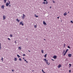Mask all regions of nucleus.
<instances>
[{
  "mask_svg": "<svg viewBox=\"0 0 73 73\" xmlns=\"http://www.w3.org/2000/svg\"><path fill=\"white\" fill-rule=\"evenodd\" d=\"M10 36L11 37H13V36L12 35V34H11L10 35Z\"/></svg>",
  "mask_w": 73,
  "mask_h": 73,
  "instance_id": "32",
  "label": "nucleus"
},
{
  "mask_svg": "<svg viewBox=\"0 0 73 73\" xmlns=\"http://www.w3.org/2000/svg\"><path fill=\"white\" fill-rule=\"evenodd\" d=\"M68 13H69V12H68Z\"/></svg>",
  "mask_w": 73,
  "mask_h": 73,
  "instance_id": "50",
  "label": "nucleus"
},
{
  "mask_svg": "<svg viewBox=\"0 0 73 73\" xmlns=\"http://www.w3.org/2000/svg\"><path fill=\"white\" fill-rule=\"evenodd\" d=\"M4 5H2L1 7V8L2 9H4Z\"/></svg>",
  "mask_w": 73,
  "mask_h": 73,
  "instance_id": "3",
  "label": "nucleus"
},
{
  "mask_svg": "<svg viewBox=\"0 0 73 73\" xmlns=\"http://www.w3.org/2000/svg\"><path fill=\"white\" fill-rule=\"evenodd\" d=\"M43 23L44 25H46V23L44 21H43Z\"/></svg>",
  "mask_w": 73,
  "mask_h": 73,
  "instance_id": "12",
  "label": "nucleus"
},
{
  "mask_svg": "<svg viewBox=\"0 0 73 73\" xmlns=\"http://www.w3.org/2000/svg\"><path fill=\"white\" fill-rule=\"evenodd\" d=\"M33 71V72H34V70Z\"/></svg>",
  "mask_w": 73,
  "mask_h": 73,
  "instance_id": "53",
  "label": "nucleus"
},
{
  "mask_svg": "<svg viewBox=\"0 0 73 73\" xmlns=\"http://www.w3.org/2000/svg\"><path fill=\"white\" fill-rule=\"evenodd\" d=\"M67 15V13L66 12H65L64 13V16H66V15Z\"/></svg>",
  "mask_w": 73,
  "mask_h": 73,
  "instance_id": "9",
  "label": "nucleus"
},
{
  "mask_svg": "<svg viewBox=\"0 0 73 73\" xmlns=\"http://www.w3.org/2000/svg\"><path fill=\"white\" fill-rule=\"evenodd\" d=\"M16 21H17L18 23H19L20 22V20H18V19H16Z\"/></svg>",
  "mask_w": 73,
  "mask_h": 73,
  "instance_id": "11",
  "label": "nucleus"
},
{
  "mask_svg": "<svg viewBox=\"0 0 73 73\" xmlns=\"http://www.w3.org/2000/svg\"><path fill=\"white\" fill-rule=\"evenodd\" d=\"M17 57H18V58H19V57H20V56L19 55H17Z\"/></svg>",
  "mask_w": 73,
  "mask_h": 73,
  "instance_id": "20",
  "label": "nucleus"
},
{
  "mask_svg": "<svg viewBox=\"0 0 73 73\" xmlns=\"http://www.w3.org/2000/svg\"><path fill=\"white\" fill-rule=\"evenodd\" d=\"M3 20H4L5 19H6V17H5V16L4 15H3Z\"/></svg>",
  "mask_w": 73,
  "mask_h": 73,
  "instance_id": "5",
  "label": "nucleus"
},
{
  "mask_svg": "<svg viewBox=\"0 0 73 73\" xmlns=\"http://www.w3.org/2000/svg\"><path fill=\"white\" fill-rule=\"evenodd\" d=\"M68 48H69V49H70V47L69 46H68Z\"/></svg>",
  "mask_w": 73,
  "mask_h": 73,
  "instance_id": "29",
  "label": "nucleus"
},
{
  "mask_svg": "<svg viewBox=\"0 0 73 73\" xmlns=\"http://www.w3.org/2000/svg\"><path fill=\"white\" fill-rule=\"evenodd\" d=\"M68 50H69V49H67L66 50V51H65V52H66V53H67V52H68Z\"/></svg>",
  "mask_w": 73,
  "mask_h": 73,
  "instance_id": "14",
  "label": "nucleus"
},
{
  "mask_svg": "<svg viewBox=\"0 0 73 73\" xmlns=\"http://www.w3.org/2000/svg\"><path fill=\"white\" fill-rule=\"evenodd\" d=\"M48 65H49V63L48 64Z\"/></svg>",
  "mask_w": 73,
  "mask_h": 73,
  "instance_id": "54",
  "label": "nucleus"
},
{
  "mask_svg": "<svg viewBox=\"0 0 73 73\" xmlns=\"http://www.w3.org/2000/svg\"><path fill=\"white\" fill-rule=\"evenodd\" d=\"M36 17H38V16L36 15Z\"/></svg>",
  "mask_w": 73,
  "mask_h": 73,
  "instance_id": "38",
  "label": "nucleus"
},
{
  "mask_svg": "<svg viewBox=\"0 0 73 73\" xmlns=\"http://www.w3.org/2000/svg\"><path fill=\"white\" fill-rule=\"evenodd\" d=\"M53 58H54V59H56L57 58V56H54L53 57Z\"/></svg>",
  "mask_w": 73,
  "mask_h": 73,
  "instance_id": "8",
  "label": "nucleus"
},
{
  "mask_svg": "<svg viewBox=\"0 0 73 73\" xmlns=\"http://www.w3.org/2000/svg\"><path fill=\"white\" fill-rule=\"evenodd\" d=\"M25 15L24 14H23V16L22 17V18L23 19H24V18H25Z\"/></svg>",
  "mask_w": 73,
  "mask_h": 73,
  "instance_id": "4",
  "label": "nucleus"
},
{
  "mask_svg": "<svg viewBox=\"0 0 73 73\" xmlns=\"http://www.w3.org/2000/svg\"><path fill=\"white\" fill-rule=\"evenodd\" d=\"M34 28H37V25H35L34 26Z\"/></svg>",
  "mask_w": 73,
  "mask_h": 73,
  "instance_id": "18",
  "label": "nucleus"
},
{
  "mask_svg": "<svg viewBox=\"0 0 73 73\" xmlns=\"http://www.w3.org/2000/svg\"><path fill=\"white\" fill-rule=\"evenodd\" d=\"M8 39L9 40H11V39L9 38H8Z\"/></svg>",
  "mask_w": 73,
  "mask_h": 73,
  "instance_id": "35",
  "label": "nucleus"
},
{
  "mask_svg": "<svg viewBox=\"0 0 73 73\" xmlns=\"http://www.w3.org/2000/svg\"><path fill=\"white\" fill-rule=\"evenodd\" d=\"M50 8H52V7L50 6Z\"/></svg>",
  "mask_w": 73,
  "mask_h": 73,
  "instance_id": "43",
  "label": "nucleus"
},
{
  "mask_svg": "<svg viewBox=\"0 0 73 73\" xmlns=\"http://www.w3.org/2000/svg\"><path fill=\"white\" fill-rule=\"evenodd\" d=\"M57 19H59V17H57Z\"/></svg>",
  "mask_w": 73,
  "mask_h": 73,
  "instance_id": "46",
  "label": "nucleus"
},
{
  "mask_svg": "<svg viewBox=\"0 0 73 73\" xmlns=\"http://www.w3.org/2000/svg\"><path fill=\"white\" fill-rule=\"evenodd\" d=\"M44 60L45 61V62H46L47 61H48V60H46V58L44 59Z\"/></svg>",
  "mask_w": 73,
  "mask_h": 73,
  "instance_id": "10",
  "label": "nucleus"
},
{
  "mask_svg": "<svg viewBox=\"0 0 73 73\" xmlns=\"http://www.w3.org/2000/svg\"><path fill=\"white\" fill-rule=\"evenodd\" d=\"M1 46H0V49H1Z\"/></svg>",
  "mask_w": 73,
  "mask_h": 73,
  "instance_id": "45",
  "label": "nucleus"
},
{
  "mask_svg": "<svg viewBox=\"0 0 73 73\" xmlns=\"http://www.w3.org/2000/svg\"><path fill=\"white\" fill-rule=\"evenodd\" d=\"M18 49H19V50H20L21 49V48L20 47H18Z\"/></svg>",
  "mask_w": 73,
  "mask_h": 73,
  "instance_id": "13",
  "label": "nucleus"
},
{
  "mask_svg": "<svg viewBox=\"0 0 73 73\" xmlns=\"http://www.w3.org/2000/svg\"><path fill=\"white\" fill-rule=\"evenodd\" d=\"M0 46H1V44L0 43Z\"/></svg>",
  "mask_w": 73,
  "mask_h": 73,
  "instance_id": "51",
  "label": "nucleus"
},
{
  "mask_svg": "<svg viewBox=\"0 0 73 73\" xmlns=\"http://www.w3.org/2000/svg\"><path fill=\"white\" fill-rule=\"evenodd\" d=\"M66 52H64V54H63V55L64 56H65V55H66Z\"/></svg>",
  "mask_w": 73,
  "mask_h": 73,
  "instance_id": "19",
  "label": "nucleus"
},
{
  "mask_svg": "<svg viewBox=\"0 0 73 73\" xmlns=\"http://www.w3.org/2000/svg\"><path fill=\"white\" fill-rule=\"evenodd\" d=\"M28 51H29V52H31V51L29 50Z\"/></svg>",
  "mask_w": 73,
  "mask_h": 73,
  "instance_id": "42",
  "label": "nucleus"
},
{
  "mask_svg": "<svg viewBox=\"0 0 73 73\" xmlns=\"http://www.w3.org/2000/svg\"><path fill=\"white\" fill-rule=\"evenodd\" d=\"M4 3H6L7 2V0H4Z\"/></svg>",
  "mask_w": 73,
  "mask_h": 73,
  "instance_id": "16",
  "label": "nucleus"
},
{
  "mask_svg": "<svg viewBox=\"0 0 73 73\" xmlns=\"http://www.w3.org/2000/svg\"><path fill=\"white\" fill-rule=\"evenodd\" d=\"M24 61H27V60H25Z\"/></svg>",
  "mask_w": 73,
  "mask_h": 73,
  "instance_id": "44",
  "label": "nucleus"
},
{
  "mask_svg": "<svg viewBox=\"0 0 73 73\" xmlns=\"http://www.w3.org/2000/svg\"><path fill=\"white\" fill-rule=\"evenodd\" d=\"M68 56L69 57H71V56H72V54H68Z\"/></svg>",
  "mask_w": 73,
  "mask_h": 73,
  "instance_id": "6",
  "label": "nucleus"
},
{
  "mask_svg": "<svg viewBox=\"0 0 73 73\" xmlns=\"http://www.w3.org/2000/svg\"><path fill=\"white\" fill-rule=\"evenodd\" d=\"M44 40L45 41V39H44Z\"/></svg>",
  "mask_w": 73,
  "mask_h": 73,
  "instance_id": "49",
  "label": "nucleus"
},
{
  "mask_svg": "<svg viewBox=\"0 0 73 73\" xmlns=\"http://www.w3.org/2000/svg\"><path fill=\"white\" fill-rule=\"evenodd\" d=\"M42 71L44 73H45V72H44V71H43V69H42Z\"/></svg>",
  "mask_w": 73,
  "mask_h": 73,
  "instance_id": "33",
  "label": "nucleus"
},
{
  "mask_svg": "<svg viewBox=\"0 0 73 73\" xmlns=\"http://www.w3.org/2000/svg\"><path fill=\"white\" fill-rule=\"evenodd\" d=\"M48 61H47V62H46V63L47 65H48Z\"/></svg>",
  "mask_w": 73,
  "mask_h": 73,
  "instance_id": "22",
  "label": "nucleus"
},
{
  "mask_svg": "<svg viewBox=\"0 0 73 73\" xmlns=\"http://www.w3.org/2000/svg\"><path fill=\"white\" fill-rule=\"evenodd\" d=\"M11 5H9V7H11Z\"/></svg>",
  "mask_w": 73,
  "mask_h": 73,
  "instance_id": "40",
  "label": "nucleus"
},
{
  "mask_svg": "<svg viewBox=\"0 0 73 73\" xmlns=\"http://www.w3.org/2000/svg\"><path fill=\"white\" fill-rule=\"evenodd\" d=\"M42 3L43 4H45L46 2H44Z\"/></svg>",
  "mask_w": 73,
  "mask_h": 73,
  "instance_id": "23",
  "label": "nucleus"
},
{
  "mask_svg": "<svg viewBox=\"0 0 73 73\" xmlns=\"http://www.w3.org/2000/svg\"><path fill=\"white\" fill-rule=\"evenodd\" d=\"M14 60L15 61H17V58H15Z\"/></svg>",
  "mask_w": 73,
  "mask_h": 73,
  "instance_id": "17",
  "label": "nucleus"
},
{
  "mask_svg": "<svg viewBox=\"0 0 73 73\" xmlns=\"http://www.w3.org/2000/svg\"><path fill=\"white\" fill-rule=\"evenodd\" d=\"M19 25H22V26H24V23H23V21H21L20 22V24H19Z\"/></svg>",
  "mask_w": 73,
  "mask_h": 73,
  "instance_id": "2",
  "label": "nucleus"
},
{
  "mask_svg": "<svg viewBox=\"0 0 73 73\" xmlns=\"http://www.w3.org/2000/svg\"><path fill=\"white\" fill-rule=\"evenodd\" d=\"M66 45V44H64V48H65V46Z\"/></svg>",
  "mask_w": 73,
  "mask_h": 73,
  "instance_id": "25",
  "label": "nucleus"
},
{
  "mask_svg": "<svg viewBox=\"0 0 73 73\" xmlns=\"http://www.w3.org/2000/svg\"><path fill=\"white\" fill-rule=\"evenodd\" d=\"M11 2H10V1H9V3L7 2L6 3V5L7 7H8V5H9V4H10Z\"/></svg>",
  "mask_w": 73,
  "mask_h": 73,
  "instance_id": "1",
  "label": "nucleus"
},
{
  "mask_svg": "<svg viewBox=\"0 0 73 73\" xmlns=\"http://www.w3.org/2000/svg\"><path fill=\"white\" fill-rule=\"evenodd\" d=\"M1 60H2V61H3V58H2L1 59Z\"/></svg>",
  "mask_w": 73,
  "mask_h": 73,
  "instance_id": "30",
  "label": "nucleus"
},
{
  "mask_svg": "<svg viewBox=\"0 0 73 73\" xmlns=\"http://www.w3.org/2000/svg\"><path fill=\"white\" fill-rule=\"evenodd\" d=\"M48 1H46V5L48 4Z\"/></svg>",
  "mask_w": 73,
  "mask_h": 73,
  "instance_id": "28",
  "label": "nucleus"
},
{
  "mask_svg": "<svg viewBox=\"0 0 73 73\" xmlns=\"http://www.w3.org/2000/svg\"><path fill=\"white\" fill-rule=\"evenodd\" d=\"M70 23H73V21H70Z\"/></svg>",
  "mask_w": 73,
  "mask_h": 73,
  "instance_id": "31",
  "label": "nucleus"
},
{
  "mask_svg": "<svg viewBox=\"0 0 73 73\" xmlns=\"http://www.w3.org/2000/svg\"><path fill=\"white\" fill-rule=\"evenodd\" d=\"M64 52H65V50H64V52L63 53H64Z\"/></svg>",
  "mask_w": 73,
  "mask_h": 73,
  "instance_id": "52",
  "label": "nucleus"
},
{
  "mask_svg": "<svg viewBox=\"0 0 73 73\" xmlns=\"http://www.w3.org/2000/svg\"><path fill=\"white\" fill-rule=\"evenodd\" d=\"M12 72H14V70H12Z\"/></svg>",
  "mask_w": 73,
  "mask_h": 73,
  "instance_id": "39",
  "label": "nucleus"
},
{
  "mask_svg": "<svg viewBox=\"0 0 73 73\" xmlns=\"http://www.w3.org/2000/svg\"><path fill=\"white\" fill-rule=\"evenodd\" d=\"M69 72H70H70H71V70H69Z\"/></svg>",
  "mask_w": 73,
  "mask_h": 73,
  "instance_id": "37",
  "label": "nucleus"
},
{
  "mask_svg": "<svg viewBox=\"0 0 73 73\" xmlns=\"http://www.w3.org/2000/svg\"><path fill=\"white\" fill-rule=\"evenodd\" d=\"M19 61H22V60H21V59L20 58H19Z\"/></svg>",
  "mask_w": 73,
  "mask_h": 73,
  "instance_id": "24",
  "label": "nucleus"
},
{
  "mask_svg": "<svg viewBox=\"0 0 73 73\" xmlns=\"http://www.w3.org/2000/svg\"><path fill=\"white\" fill-rule=\"evenodd\" d=\"M52 61H54V60L52 59Z\"/></svg>",
  "mask_w": 73,
  "mask_h": 73,
  "instance_id": "47",
  "label": "nucleus"
},
{
  "mask_svg": "<svg viewBox=\"0 0 73 73\" xmlns=\"http://www.w3.org/2000/svg\"><path fill=\"white\" fill-rule=\"evenodd\" d=\"M44 1H46V0H44Z\"/></svg>",
  "mask_w": 73,
  "mask_h": 73,
  "instance_id": "41",
  "label": "nucleus"
},
{
  "mask_svg": "<svg viewBox=\"0 0 73 73\" xmlns=\"http://www.w3.org/2000/svg\"><path fill=\"white\" fill-rule=\"evenodd\" d=\"M23 56H25L26 55H25V54H23Z\"/></svg>",
  "mask_w": 73,
  "mask_h": 73,
  "instance_id": "34",
  "label": "nucleus"
},
{
  "mask_svg": "<svg viewBox=\"0 0 73 73\" xmlns=\"http://www.w3.org/2000/svg\"><path fill=\"white\" fill-rule=\"evenodd\" d=\"M58 68H60V67H61V64H59L58 66Z\"/></svg>",
  "mask_w": 73,
  "mask_h": 73,
  "instance_id": "7",
  "label": "nucleus"
},
{
  "mask_svg": "<svg viewBox=\"0 0 73 73\" xmlns=\"http://www.w3.org/2000/svg\"><path fill=\"white\" fill-rule=\"evenodd\" d=\"M26 62H27V63H28V61H26Z\"/></svg>",
  "mask_w": 73,
  "mask_h": 73,
  "instance_id": "48",
  "label": "nucleus"
},
{
  "mask_svg": "<svg viewBox=\"0 0 73 73\" xmlns=\"http://www.w3.org/2000/svg\"><path fill=\"white\" fill-rule=\"evenodd\" d=\"M15 44H16V43H17V42H16V41H15Z\"/></svg>",
  "mask_w": 73,
  "mask_h": 73,
  "instance_id": "36",
  "label": "nucleus"
},
{
  "mask_svg": "<svg viewBox=\"0 0 73 73\" xmlns=\"http://www.w3.org/2000/svg\"><path fill=\"white\" fill-rule=\"evenodd\" d=\"M46 56H47V54H45V55L44 56V57L45 58H46Z\"/></svg>",
  "mask_w": 73,
  "mask_h": 73,
  "instance_id": "15",
  "label": "nucleus"
},
{
  "mask_svg": "<svg viewBox=\"0 0 73 73\" xmlns=\"http://www.w3.org/2000/svg\"><path fill=\"white\" fill-rule=\"evenodd\" d=\"M42 53H44V50H41Z\"/></svg>",
  "mask_w": 73,
  "mask_h": 73,
  "instance_id": "21",
  "label": "nucleus"
},
{
  "mask_svg": "<svg viewBox=\"0 0 73 73\" xmlns=\"http://www.w3.org/2000/svg\"><path fill=\"white\" fill-rule=\"evenodd\" d=\"M52 2H53V3H55V1H54V0H52Z\"/></svg>",
  "mask_w": 73,
  "mask_h": 73,
  "instance_id": "26",
  "label": "nucleus"
},
{
  "mask_svg": "<svg viewBox=\"0 0 73 73\" xmlns=\"http://www.w3.org/2000/svg\"><path fill=\"white\" fill-rule=\"evenodd\" d=\"M69 65H70L69 67H70V66H71L72 65H71V64H69Z\"/></svg>",
  "mask_w": 73,
  "mask_h": 73,
  "instance_id": "27",
  "label": "nucleus"
}]
</instances>
